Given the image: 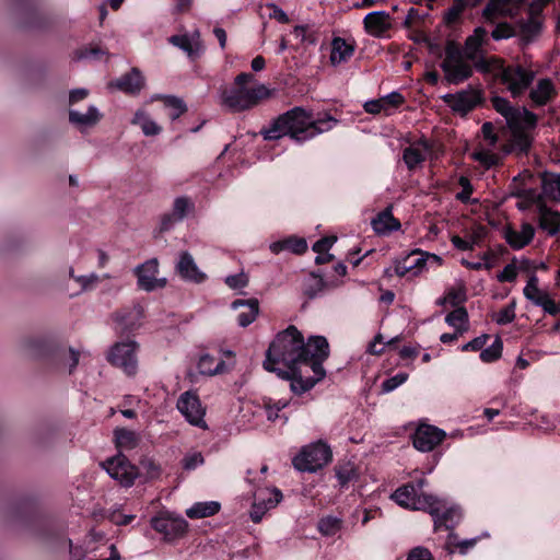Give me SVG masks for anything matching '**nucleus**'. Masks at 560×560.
Masks as SVG:
<instances>
[{"label": "nucleus", "instance_id": "nucleus-1", "mask_svg": "<svg viewBox=\"0 0 560 560\" xmlns=\"http://www.w3.org/2000/svg\"><path fill=\"white\" fill-rule=\"evenodd\" d=\"M328 357L329 343L324 336H311L305 341L303 334L290 325L270 342L262 366L289 381L290 390L301 396L325 378L323 362Z\"/></svg>", "mask_w": 560, "mask_h": 560}, {"label": "nucleus", "instance_id": "nucleus-2", "mask_svg": "<svg viewBox=\"0 0 560 560\" xmlns=\"http://www.w3.org/2000/svg\"><path fill=\"white\" fill-rule=\"evenodd\" d=\"M337 124L338 120L329 114L315 118L311 112L298 106L280 115L260 133L265 140H278L289 136L295 142L304 143L331 130Z\"/></svg>", "mask_w": 560, "mask_h": 560}, {"label": "nucleus", "instance_id": "nucleus-3", "mask_svg": "<svg viewBox=\"0 0 560 560\" xmlns=\"http://www.w3.org/2000/svg\"><path fill=\"white\" fill-rule=\"evenodd\" d=\"M491 103L493 108L504 117L508 127L512 131V140L506 147L505 153H527L532 145V138L525 131L536 127L537 115L526 107L513 106L505 97L493 96Z\"/></svg>", "mask_w": 560, "mask_h": 560}, {"label": "nucleus", "instance_id": "nucleus-4", "mask_svg": "<svg viewBox=\"0 0 560 560\" xmlns=\"http://www.w3.org/2000/svg\"><path fill=\"white\" fill-rule=\"evenodd\" d=\"M254 81V75L248 72L236 75L234 86L221 92V105L232 113H240L255 107L261 100L269 97L270 92L264 84L248 86Z\"/></svg>", "mask_w": 560, "mask_h": 560}, {"label": "nucleus", "instance_id": "nucleus-5", "mask_svg": "<svg viewBox=\"0 0 560 560\" xmlns=\"http://www.w3.org/2000/svg\"><path fill=\"white\" fill-rule=\"evenodd\" d=\"M425 483L427 480L421 478L415 482L404 485L395 490V492L392 494V499L398 505L406 509L435 513L436 509L434 508V495L425 494L422 491Z\"/></svg>", "mask_w": 560, "mask_h": 560}, {"label": "nucleus", "instance_id": "nucleus-6", "mask_svg": "<svg viewBox=\"0 0 560 560\" xmlns=\"http://www.w3.org/2000/svg\"><path fill=\"white\" fill-rule=\"evenodd\" d=\"M469 61L458 47L448 43L445 47L444 59L441 62L444 80L448 84L455 85L468 80L474 73V67Z\"/></svg>", "mask_w": 560, "mask_h": 560}, {"label": "nucleus", "instance_id": "nucleus-7", "mask_svg": "<svg viewBox=\"0 0 560 560\" xmlns=\"http://www.w3.org/2000/svg\"><path fill=\"white\" fill-rule=\"evenodd\" d=\"M331 460L330 447L322 442L311 443L293 458L294 468L302 472H315Z\"/></svg>", "mask_w": 560, "mask_h": 560}, {"label": "nucleus", "instance_id": "nucleus-8", "mask_svg": "<svg viewBox=\"0 0 560 560\" xmlns=\"http://www.w3.org/2000/svg\"><path fill=\"white\" fill-rule=\"evenodd\" d=\"M499 77L511 95L518 97L530 86L536 73L521 65H510L501 68Z\"/></svg>", "mask_w": 560, "mask_h": 560}, {"label": "nucleus", "instance_id": "nucleus-9", "mask_svg": "<svg viewBox=\"0 0 560 560\" xmlns=\"http://www.w3.org/2000/svg\"><path fill=\"white\" fill-rule=\"evenodd\" d=\"M150 523L152 528L162 534L167 541L183 537L188 529V523L182 515L168 511L160 512L151 518Z\"/></svg>", "mask_w": 560, "mask_h": 560}, {"label": "nucleus", "instance_id": "nucleus-10", "mask_svg": "<svg viewBox=\"0 0 560 560\" xmlns=\"http://www.w3.org/2000/svg\"><path fill=\"white\" fill-rule=\"evenodd\" d=\"M101 465L108 476L122 487H131L139 476L138 468L121 453L106 459Z\"/></svg>", "mask_w": 560, "mask_h": 560}, {"label": "nucleus", "instance_id": "nucleus-11", "mask_svg": "<svg viewBox=\"0 0 560 560\" xmlns=\"http://www.w3.org/2000/svg\"><path fill=\"white\" fill-rule=\"evenodd\" d=\"M137 348L138 345L133 340L117 342L110 348L107 359L127 375H133L138 368Z\"/></svg>", "mask_w": 560, "mask_h": 560}, {"label": "nucleus", "instance_id": "nucleus-12", "mask_svg": "<svg viewBox=\"0 0 560 560\" xmlns=\"http://www.w3.org/2000/svg\"><path fill=\"white\" fill-rule=\"evenodd\" d=\"M176 408L189 424L202 430L208 429L205 420L206 409L196 393L190 390L183 393L177 399Z\"/></svg>", "mask_w": 560, "mask_h": 560}, {"label": "nucleus", "instance_id": "nucleus-13", "mask_svg": "<svg viewBox=\"0 0 560 560\" xmlns=\"http://www.w3.org/2000/svg\"><path fill=\"white\" fill-rule=\"evenodd\" d=\"M133 273L137 277V285L145 292H152L166 285V278H158L159 260L151 258L135 267Z\"/></svg>", "mask_w": 560, "mask_h": 560}, {"label": "nucleus", "instance_id": "nucleus-14", "mask_svg": "<svg viewBox=\"0 0 560 560\" xmlns=\"http://www.w3.org/2000/svg\"><path fill=\"white\" fill-rule=\"evenodd\" d=\"M282 492L278 488H264L254 492V502L249 513L254 523H259L264 515L282 501Z\"/></svg>", "mask_w": 560, "mask_h": 560}, {"label": "nucleus", "instance_id": "nucleus-15", "mask_svg": "<svg viewBox=\"0 0 560 560\" xmlns=\"http://www.w3.org/2000/svg\"><path fill=\"white\" fill-rule=\"evenodd\" d=\"M442 100L453 112L465 115L481 102V93L479 90L469 88L456 93L445 94Z\"/></svg>", "mask_w": 560, "mask_h": 560}, {"label": "nucleus", "instance_id": "nucleus-16", "mask_svg": "<svg viewBox=\"0 0 560 560\" xmlns=\"http://www.w3.org/2000/svg\"><path fill=\"white\" fill-rule=\"evenodd\" d=\"M24 348L27 355L36 360H49L57 357L63 360L66 353L54 340L47 338L28 339Z\"/></svg>", "mask_w": 560, "mask_h": 560}, {"label": "nucleus", "instance_id": "nucleus-17", "mask_svg": "<svg viewBox=\"0 0 560 560\" xmlns=\"http://www.w3.org/2000/svg\"><path fill=\"white\" fill-rule=\"evenodd\" d=\"M174 270L178 277L186 282L200 284L207 279V275L200 270L188 250L179 252Z\"/></svg>", "mask_w": 560, "mask_h": 560}, {"label": "nucleus", "instance_id": "nucleus-18", "mask_svg": "<svg viewBox=\"0 0 560 560\" xmlns=\"http://www.w3.org/2000/svg\"><path fill=\"white\" fill-rule=\"evenodd\" d=\"M445 431L431 424H421L412 435V444L420 452H430L445 438Z\"/></svg>", "mask_w": 560, "mask_h": 560}, {"label": "nucleus", "instance_id": "nucleus-19", "mask_svg": "<svg viewBox=\"0 0 560 560\" xmlns=\"http://www.w3.org/2000/svg\"><path fill=\"white\" fill-rule=\"evenodd\" d=\"M524 4V0H489L482 11L487 22L494 23L499 18L514 16Z\"/></svg>", "mask_w": 560, "mask_h": 560}, {"label": "nucleus", "instance_id": "nucleus-20", "mask_svg": "<svg viewBox=\"0 0 560 560\" xmlns=\"http://www.w3.org/2000/svg\"><path fill=\"white\" fill-rule=\"evenodd\" d=\"M431 147L425 139L411 142L402 151V161L406 167L413 172L425 161L430 153Z\"/></svg>", "mask_w": 560, "mask_h": 560}, {"label": "nucleus", "instance_id": "nucleus-21", "mask_svg": "<svg viewBox=\"0 0 560 560\" xmlns=\"http://www.w3.org/2000/svg\"><path fill=\"white\" fill-rule=\"evenodd\" d=\"M435 513H430L433 517L435 528L444 527L446 529L453 528L460 520L462 512L457 506H446V503L434 497Z\"/></svg>", "mask_w": 560, "mask_h": 560}, {"label": "nucleus", "instance_id": "nucleus-22", "mask_svg": "<svg viewBox=\"0 0 560 560\" xmlns=\"http://www.w3.org/2000/svg\"><path fill=\"white\" fill-rule=\"evenodd\" d=\"M365 31L374 37H383L390 28V15L386 11H373L363 19Z\"/></svg>", "mask_w": 560, "mask_h": 560}, {"label": "nucleus", "instance_id": "nucleus-23", "mask_svg": "<svg viewBox=\"0 0 560 560\" xmlns=\"http://www.w3.org/2000/svg\"><path fill=\"white\" fill-rule=\"evenodd\" d=\"M168 42L183 50L191 59L199 57L202 51L200 32L198 30H195L191 34L173 35L168 38Z\"/></svg>", "mask_w": 560, "mask_h": 560}, {"label": "nucleus", "instance_id": "nucleus-24", "mask_svg": "<svg viewBox=\"0 0 560 560\" xmlns=\"http://www.w3.org/2000/svg\"><path fill=\"white\" fill-rule=\"evenodd\" d=\"M556 95V86L553 82L548 78L538 80L529 91V98L533 105L537 107L551 103Z\"/></svg>", "mask_w": 560, "mask_h": 560}, {"label": "nucleus", "instance_id": "nucleus-25", "mask_svg": "<svg viewBox=\"0 0 560 560\" xmlns=\"http://www.w3.org/2000/svg\"><path fill=\"white\" fill-rule=\"evenodd\" d=\"M102 117V113L94 105H90L85 113H81L75 109L69 110V121L80 131H85L86 129L94 127Z\"/></svg>", "mask_w": 560, "mask_h": 560}, {"label": "nucleus", "instance_id": "nucleus-26", "mask_svg": "<svg viewBox=\"0 0 560 560\" xmlns=\"http://www.w3.org/2000/svg\"><path fill=\"white\" fill-rule=\"evenodd\" d=\"M535 229L529 223H523L520 230L508 228L504 232L506 243L514 249H521L532 242Z\"/></svg>", "mask_w": 560, "mask_h": 560}, {"label": "nucleus", "instance_id": "nucleus-27", "mask_svg": "<svg viewBox=\"0 0 560 560\" xmlns=\"http://www.w3.org/2000/svg\"><path fill=\"white\" fill-rule=\"evenodd\" d=\"M240 307H245L246 310L241 312L237 315V324L241 327H247L252 323L255 322L259 314V302L257 299H248V300H235L231 304L232 310H237Z\"/></svg>", "mask_w": 560, "mask_h": 560}, {"label": "nucleus", "instance_id": "nucleus-28", "mask_svg": "<svg viewBox=\"0 0 560 560\" xmlns=\"http://www.w3.org/2000/svg\"><path fill=\"white\" fill-rule=\"evenodd\" d=\"M538 223L539 228L546 231L548 235L555 236L560 232V212L539 203Z\"/></svg>", "mask_w": 560, "mask_h": 560}, {"label": "nucleus", "instance_id": "nucleus-29", "mask_svg": "<svg viewBox=\"0 0 560 560\" xmlns=\"http://www.w3.org/2000/svg\"><path fill=\"white\" fill-rule=\"evenodd\" d=\"M112 85L125 93L137 94L142 90L144 79L139 69L132 68L130 72L121 75Z\"/></svg>", "mask_w": 560, "mask_h": 560}, {"label": "nucleus", "instance_id": "nucleus-30", "mask_svg": "<svg viewBox=\"0 0 560 560\" xmlns=\"http://www.w3.org/2000/svg\"><path fill=\"white\" fill-rule=\"evenodd\" d=\"M488 32L485 27H476L474 33L466 38L463 54L466 59L476 60L480 54V48L487 42Z\"/></svg>", "mask_w": 560, "mask_h": 560}, {"label": "nucleus", "instance_id": "nucleus-31", "mask_svg": "<svg viewBox=\"0 0 560 560\" xmlns=\"http://www.w3.org/2000/svg\"><path fill=\"white\" fill-rule=\"evenodd\" d=\"M354 52V46L341 37H335L331 42L329 60L332 66L347 62Z\"/></svg>", "mask_w": 560, "mask_h": 560}, {"label": "nucleus", "instance_id": "nucleus-32", "mask_svg": "<svg viewBox=\"0 0 560 560\" xmlns=\"http://www.w3.org/2000/svg\"><path fill=\"white\" fill-rule=\"evenodd\" d=\"M373 231L378 235H386L393 231L400 229V223L396 220L389 209H385L380 212L374 219H372Z\"/></svg>", "mask_w": 560, "mask_h": 560}, {"label": "nucleus", "instance_id": "nucleus-33", "mask_svg": "<svg viewBox=\"0 0 560 560\" xmlns=\"http://www.w3.org/2000/svg\"><path fill=\"white\" fill-rule=\"evenodd\" d=\"M269 249L275 255H278L284 250H289L293 254L300 255L307 249V243L304 238L290 236L271 243L269 245Z\"/></svg>", "mask_w": 560, "mask_h": 560}, {"label": "nucleus", "instance_id": "nucleus-34", "mask_svg": "<svg viewBox=\"0 0 560 560\" xmlns=\"http://www.w3.org/2000/svg\"><path fill=\"white\" fill-rule=\"evenodd\" d=\"M541 191L546 198L560 202V174L545 173L541 176Z\"/></svg>", "mask_w": 560, "mask_h": 560}, {"label": "nucleus", "instance_id": "nucleus-35", "mask_svg": "<svg viewBox=\"0 0 560 560\" xmlns=\"http://www.w3.org/2000/svg\"><path fill=\"white\" fill-rule=\"evenodd\" d=\"M220 503L217 501L196 502L186 510L189 518H203L215 515L220 511Z\"/></svg>", "mask_w": 560, "mask_h": 560}, {"label": "nucleus", "instance_id": "nucleus-36", "mask_svg": "<svg viewBox=\"0 0 560 560\" xmlns=\"http://www.w3.org/2000/svg\"><path fill=\"white\" fill-rule=\"evenodd\" d=\"M198 370L202 375H215L224 372L225 362L222 359H215L213 355L203 354L198 361Z\"/></svg>", "mask_w": 560, "mask_h": 560}, {"label": "nucleus", "instance_id": "nucleus-37", "mask_svg": "<svg viewBox=\"0 0 560 560\" xmlns=\"http://www.w3.org/2000/svg\"><path fill=\"white\" fill-rule=\"evenodd\" d=\"M131 124L139 126L145 136H156L162 131V128L143 109L135 113Z\"/></svg>", "mask_w": 560, "mask_h": 560}, {"label": "nucleus", "instance_id": "nucleus-38", "mask_svg": "<svg viewBox=\"0 0 560 560\" xmlns=\"http://www.w3.org/2000/svg\"><path fill=\"white\" fill-rule=\"evenodd\" d=\"M524 296L530 301L534 305L539 306L540 303L549 296V293L540 290L538 287V278L536 275H532L526 285L523 289Z\"/></svg>", "mask_w": 560, "mask_h": 560}, {"label": "nucleus", "instance_id": "nucleus-39", "mask_svg": "<svg viewBox=\"0 0 560 560\" xmlns=\"http://www.w3.org/2000/svg\"><path fill=\"white\" fill-rule=\"evenodd\" d=\"M343 526V520L335 515H326L318 520L317 530L325 537H332L338 534Z\"/></svg>", "mask_w": 560, "mask_h": 560}, {"label": "nucleus", "instance_id": "nucleus-40", "mask_svg": "<svg viewBox=\"0 0 560 560\" xmlns=\"http://www.w3.org/2000/svg\"><path fill=\"white\" fill-rule=\"evenodd\" d=\"M445 323L455 328L459 334L468 330V313L465 307H457L448 313L445 317Z\"/></svg>", "mask_w": 560, "mask_h": 560}, {"label": "nucleus", "instance_id": "nucleus-41", "mask_svg": "<svg viewBox=\"0 0 560 560\" xmlns=\"http://www.w3.org/2000/svg\"><path fill=\"white\" fill-rule=\"evenodd\" d=\"M143 316V308L137 304L133 308L127 312H119L116 314V320L124 326L125 330L135 329L138 326V322Z\"/></svg>", "mask_w": 560, "mask_h": 560}, {"label": "nucleus", "instance_id": "nucleus-42", "mask_svg": "<svg viewBox=\"0 0 560 560\" xmlns=\"http://www.w3.org/2000/svg\"><path fill=\"white\" fill-rule=\"evenodd\" d=\"M114 433L117 447L132 450L138 445L139 438L136 432L125 428H118Z\"/></svg>", "mask_w": 560, "mask_h": 560}, {"label": "nucleus", "instance_id": "nucleus-43", "mask_svg": "<svg viewBox=\"0 0 560 560\" xmlns=\"http://www.w3.org/2000/svg\"><path fill=\"white\" fill-rule=\"evenodd\" d=\"M195 210L194 201L187 196H179L174 199L172 213L175 220L183 221L189 213Z\"/></svg>", "mask_w": 560, "mask_h": 560}, {"label": "nucleus", "instance_id": "nucleus-44", "mask_svg": "<svg viewBox=\"0 0 560 560\" xmlns=\"http://www.w3.org/2000/svg\"><path fill=\"white\" fill-rule=\"evenodd\" d=\"M336 477L341 487L347 486L352 480L357 479L358 474L354 464L348 462L336 467Z\"/></svg>", "mask_w": 560, "mask_h": 560}, {"label": "nucleus", "instance_id": "nucleus-45", "mask_svg": "<svg viewBox=\"0 0 560 560\" xmlns=\"http://www.w3.org/2000/svg\"><path fill=\"white\" fill-rule=\"evenodd\" d=\"M483 233V229H479L472 235H470L467 240H464L457 235H454L451 238L452 244L455 248L459 250H472L476 245L479 244L481 235Z\"/></svg>", "mask_w": 560, "mask_h": 560}, {"label": "nucleus", "instance_id": "nucleus-46", "mask_svg": "<svg viewBox=\"0 0 560 560\" xmlns=\"http://www.w3.org/2000/svg\"><path fill=\"white\" fill-rule=\"evenodd\" d=\"M70 277L80 285L81 291L83 292L95 289L101 281V276L95 272L75 276L72 268L70 269Z\"/></svg>", "mask_w": 560, "mask_h": 560}, {"label": "nucleus", "instance_id": "nucleus-47", "mask_svg": "<svg viewBox=\"0 0 560 560\" xmlns=\"http://www.w3.org/2000/svg\"><path fill=\"white\" fill-rule=\"evenodd\" d=\"M164 105L170 110L168 116L172 120H176L187 110V106L183 100L175 96H166L164 98Z\"/></svg>", "mask_w": 560, "mask_h": 560}, {"label": "nucleus", "instance_id": "nucleus-48", "mask_svg": "<svg viewBox=\"0 0 560 560\" xmlns=\"http://www.w3.org/2000/svg\"><path fill=\"white\" fill-rule=\"evenodd\" d=\"M502 341L500 338H497L489 347L481 350L480 359L486 363L493 362L502 355Z\"/></svg>", "mask_w": 560, "mask_h": 560}, {"label": "nucleus", "instance_id": "nucleus-49", "mask_svg": "<svg viewBox=\"0 0 560 560\" xmlns=\"http://www.w3.org/2000/svg\"><path fill=\"white\" fill-rule=\"evenodd\" d=\"M471 61L474 62V67L479 72H482V73L491 72L494 69H498L499 71H501V68L503 67L501 61L494 57L487 59L479 55L476 60H471Z\"/></svg>", "mask_w": 560, "mask_h": 560}, {"label": "nucleus", "instance_id": "nucleus-50", "mask_svg": "<svg viewBox=\"0 0 560 560\" xmlns=\"http://www.w3.org/2000/svg\"><path fill=\"white\" fill-rule=\"evenodd\" d=\"M293 34L301 40V43H306L310 45H315L318 39L316 32L308 25H296L293 28Z\"/></svg>", "mask_w": 560, "mask_h": 560}, {"label": "nucleus", "instance_id": "nucleus-51", "mask_svg": "<svg viewBox=\"0 0 560 560\" xmlns=\"http://www.w3.org/2000/svg\"><path fill=\"white\" fill-rule=\"evenodd\" d=\"M264 409L268 421L275 422L277 420H281L283 424L288 422V417L280 413L279 407L271 404L270 398L264 400Z\"/></svg>", "mask_w": 560, "mask_h": 560}, {"label": "nucleus", "instance_id": "nucleus-52", "mask_svg": "<svg viewBox=\"0 0 560 560\" xmlns=\"http://www.w3.org/2000/svg\"><path fill=\"white\" fill-rule=\"evenodd\" d=\"M408 380L407 373H397L396 375L385 380L382 383V392L387 394L396 388H398L400 385H402Z\"/></svg>", "mask_w": 560, "mask_h": 560}, {"label": "nucleus", "instance_id": "nucleus-53", "mask_svg": "<svg viewBox=\"0 0 560 560\" xmlns=\"http://www.w3.org/2000/svg\"><path fill=\"white\" fill-rule=\"evenodd\" d=\"M515 316V303L511 302L497 313L494 320L499 325H506L512 323Z\"/></svg>", "mask_w": 560, "mask_h": 560}, {"label": "nucleus", "instance_id": "nucleus-54", "mask_svg": "<svg viewBox=\"0 0 560 560\" xmlns=\"http://www.w3.org/2000/svg\"><path fill=\"white\" fill-rule=\"evenodd\" d=\"M408 256H412L411 260H409V265H413L411 267V275L418 276L425 267L428 254H424L420 250L412 252Z\"/></svg>", "mask_w": 560, "mask_h": 560}, {"label": "nucleus", "instance_id": "nucleus-55", "mask_svg": "<svg viewBox=\"0 0 560 560\" xmlns=\"http://www.w3.org/2000/svg\"><path fill=\"white\" fill-rule=\"evenodd\" d=\"M205 459L200 452L186 454L182 460L185 470H194L203 464Z\"/></svg>", "mask_w": 560, "mask_h": 560}, {"label": "nucleus", "instance_id": "nucleus-56", "mask_svg": "<svg viewBox=\"0 0 560 560\" xmlns=\"http://www.w3.org/2000/svg\"><path fill=\"white\" fill-rule=\"evenodd\" d=\"M472 158L486 168H490L499 162V158L495 154L485 150L474 152Z\"/></svg>", "mask_w": 560, "mask_h": 560}, {"label": "nucleus", "instance_id": "nucleus-57", "mask_svg": "<svg viewBox=\"0 0 560 560\" xmlns=\"http://www.w3.org/2000/svg\"><path fill=\"white\" fill-rule=\"evenodd\" d=\"M468 7V2L465 0H455L452 7L447 10L445 14V20L447 23L455 22L464 10Z\"/></svg>", "mask_w": 560, "mask_h": 560}, {"label": "nucleus", "instance_id": "nucleus-58", "mask_svg": "<svg viewBox=\"0 0 560 560\" xmlns=\"http://www.w3.org/2000/svg\"><path fill=\"white\" fill-rule=\"evenodd\" d=\"M515 34L513 27L508 23L498 24L491 32V37L494 40H502L513 37Z\"/></svg>", "mask_w": 560, "mask_h": 560}, {"label": "nucleus", "instance_id": "nucleus-59", "mask_svg": "<svg viewBox=\"0 0 560 560\" xmlns=\"http://www.w3.org/2000/svg\"><path fill=\"white\" fill-rule=\"evenodd\" d=\"M142 469L150 479L159 478L161 475V467L152 458H143L140 462Z\"/></svg>", "mask_w": 560, "mask_h": 560}, {"label": "nucleus", "instance_id": "nucleus-60", "mask_svg": "<svg viewBox=\"0 0 560 560\" xmlns=\"http://www.w3.org/2000/svg\"><path fill=\"white\" fill-rule=\"evenodd\" d=\"M224 282L231 289H243L247 285L248 279L244 273H237L228 276Z\"/></svg>", "mask_w": 560, "mask_h": 560}, {"label": "nucleus", "instance_id": "nucleus-61", "mask_svg": "<svg viewBox=\"0 0 560 560\" xmlns=\"http://www.w3.org/2000/svg\"><path fill=\"white\" fill-rule=\"evenodd\" d=\"M489 339V336L487 334L480 335L472 340L468 341L467 343L462 346V351H478L483 348L487 340Z\"/></svg>", "mask_w": 560, "mask_h": 560}, {"label": "nucleus", "instance_id": "nucleus-62", "mask_svg": "<svg viewBox=\"0 0 560 560\" xmlns=\"http://www.w3.org/2000/svg\"><path fill=\"white\" fill-rule=\"evenodd\" d=\"M458 183L462 187V191L456 195V198L462 201H468L472 194L470 180L465 176H460Z\"/></svg>", "mask_w": 560, "mask_h": 560}, {"label": "nucleus", "instance_id": "nucleus-63", "mask_svg": "<svg viewBox=\"0 0 560 560\" xmlns=\"http://www.w3.org/2000/svg\"><path fill=\"white\" fill-rule=\"evenodd\" d=\"M336 241H337L336 236L323 237V238L318 240L317 242H315V244L313 245V250L316 252L317 254L327 253L331 248V246L336 243Z\"/></svg>", "mask_w": 560, "mask_h": 560}, {"label": "nucleus", "instance_id": "nucleus-64", "mask_svg": "<svg viewBox=\"0 0 560 560\" xmlns=\"http://www.w3.org/2000/svg\"><path fill=\"white\" fill-rule=\"evenodd\" d=\"M407 560H434L431 552L423 547H416L413 548L408 557Z\"/></svg>", "mask_w": 560, "mask_h": 560}]
</instances>
